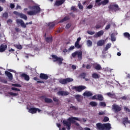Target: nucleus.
<instances>
[{
    "label": "nucleus",
    "instance_id": "nucleus-43",
    "mask_svg": "<svg viewBox=\"0 0 130 130\" xmlns=\"http://www.w3.org/2000/svg\"><path fill=\"white\" fill-rule=\"evenodd\" d=\"M92 41H91V40H87V46H92Z\"/></svg>",
    "mask_w": 130,
    "mask_h": 130
},
{
    "label": "nucleus",
    "instance_id": "nucleus-49",
    "mask_svg": "<svg viewBox=\"0 0 130 130\" xmlns=\"http://www.w3.org/2000/svg\"><path fill=\"white\" fill-rule=\"evenodd\" d=\"M87 34H89V35H94V34H95V31H87Z\"/></svg>",
    "mask_w": 130,
    "mask_h": 130
},
{
    "label": "nucleus",
    "instance_id": "nucleus-60",
    "mask_svg": "<svg viewBox=\"0 0 130 130\" xmlns=\"http://www.w3.org/2000/svg\"><path fill=\"white\" fill-rule=\"evenodd\" d=\"M92 8H93V5H89L87 7V9H92Z\"/></svg>",
    "mask_w": 130,
    "mask_h": 130
},
{
    "label": "nucleus",
    "instance_id": "nucleus-7",
    "mask_svg": "<svg viewBox=\"0 0 130 130\" xmlns=\"http://www.w3.org/2000/svg\"><path fill=\"white\" fill-rule=\"evenodd\" d=\"M37 111L38 112H40L41 111V110L37 108H30L28 109V112H29V113H31L32 114H35V113H37Z\"/></svg>",
    "mask_w": 130,
    "mask_h": 130
},
{
    "label": "nucleus",
    "instance_id": "nucleus-11",
    "mask_svg": "<svg viewBox=\"0 0 130 130\" xmlns=\"http://www.w3.org/2000/svg\"><path fill=\"white\" fill-rule=\"evenodd\" d=\"M118 5H111L109 6V9L110 11H114V12H116V11H118Z\"/></svg>",
    "mask_w": 130,
    "mask_h": 130
},
{
    "label": "nucleus",
    "instance_id": "nucleus-48",
    "mask_svg": "<svg viewBox=\"0 0 130 130\" xmlns=\"http://www.w3.org/2000/svg\"><path fill=\"white\" fill-rule=\"evenodd\" d=\"M111 26V24H108V25H107L105 27V30H108L109 29H110Z\"/></svg>",
    "mask_w": 130,
    "mask_h": 130
},
{
    "label": "nucleus",
    "instance_id": "nucleus-45",
    "mask_svg": "<svg viewBox=\"0 0 130 130\" xmlns=\"http://www.w3.org/2000/svg\"><path fill=\"white\" fill-rule=\"evenodd\" d=\"M3 17L6 18V19H8V17H9V14L7 12H5L3 14Z\"/></svg>",
    "mask_w": 130,
    "mask_h": 130
},
{
    "label": "nucleus",
    "instance_id": "nucleus-19",
    "mask_svg": "<svg viewBox=\"0 0 130 130\" xmlns=\"http://www.w3.org/2000/svg\"><path fill=\"white\" fill-rule=\"evenodd\" d=\"M64 2H66V0H58L56 1L55 3V6H57V7H59V6H61Z\"/></svg>",
    "mask_w": 130,
    "mask_h": 130
},
{
    "label": "nucleus",
    "instance_id": "nucleus-21",
    "mask_svg": "<svg viewBox=\"0 0 130 130\" xmlns=\"http://www.w3.org/2000/svg\"><path fill=\"white\" fill-rule=\"evenodd\" d=\"M22 78H24L25 81H29L30 80V77L25 73H23L21 75Z\"/></svg>",
    "mask_w": 130,
    "mask_h": 130
},
{
    "label": "nucleus",
    "instance_id": "nucleus-34",
    "mask_svg": "<svg viewBox=\"0 0 130 130\" xmlns=\"http://www.w3.org/2000/svg\"><path fill=\"white\" fill-rule=\"evenodd\" d=\"M123 35L124 36V37H125L126 38H127L128 39V40H130V34L128 32H124L123 34Z\"/></svg>",
    "mask_w": 130,
    "mask_h": 130
},
{
    "label": "nucleus",
    "instance_id": "nucleus-28",
    "mask_svg": "<svg viewBox=\"0 0 130 130\" xmlns=\"http://www.w3.org/2000/svg\"><path fill=\"white\" fill-rule=\"evenodd\" d=\"M44 100L45 103H52L53 102V101L51 100V99H49L48 98H45Z\"/></svg>",
    "mask_w": 130,
    "mask_h": 130
},
{
    "label": "nucleus",
    "instance_id": "nucleus-44",
    "mask_svg": "<svg viewBox=\"0 0 130 130\" xmlns=\"http://www.w3.org/2000/svg\"><path fill=\"white\" fill-rule=\"evenodd\" d=\"M103 121L104 122H107V121H109V118H108V117H105Z\"/></svg>",
    "mask_w": 130,
    "mask_h": 130
},
{
    "label": "nucleus",
    "instance_id": "nucleus-22",
    "mask_svg": "<svg viewBox=\"0 0 130 130\" xmlns=\"http://www.w3.org/2000/svg\"><path fill=\"white\" fill-rule=\"evenodd\" d=\"M5 74L9 78V80H13V74L8 71H5Z\"/></svg>",
    "mask_w": 130,
    "mask_h": 130
},
{
    "label": "nucleus",
    "instance_id": "nucleus-56",
    "mask_svg": "<svg viewBox=\"0 0 130 130\" xmlns=\"http://www.w3.org/2000/svg\"><path fill=\"white\" fill-rule=\"evenodd\" d=\"M95 28L96 29H100V28H101V24H96L95 25Z\"/></svg>",
    "mask_w": 130,
    "mask_h": 130
},
{
    "label": "nucleus",
    "instance_id": "nucleus-64",
    "mask_svg": "<svg viewBox=\"0 0 130 130\" xmlns=\"http://www.w3.org/2000/svg\"><path fill=\"white\" fill-rule=\"evenodd\" d=\"M15 31H16V32H20V29L19 28H18V27H16L15 28Z\"/></svg>",
    "mask_w": 130,
    "mask_h": 130
},
{
    "label": "nucleus",
    "instance_id": "nucleus-38",
    "mask_svg": "<svg viewBox=\"0 0 130 130\" xmlns=\"http://www.w3.org/2000/svg\"><path fill=\"white\" fill-rule=\"evenodd\" d=\"M100 105L103 106V107H106V103H105V102H101Z\"/></svg>",
    "mask_w": 130,
    "mask_h": 130
},
{
    "label": "nucleus",
    "instance_id": "nucleus-17",
    "mask_svg": "<svg viewBox=\"0 0 130 130\" xmlns=\"http://www.w3.org/2000/svg\"><path fill=\"white\" fill-rule=\"evenodd\" d=\"M83 95L84 97H91L93 96V93L91 91H86L83 93Z\"/></svg>",
    "mask_w": 130,
    "mask_h": 130
},
{
    "label": "nucleus",
    "instance_id": "nucleus-30",
    "mask_svg": "<svg viewBox=\"0 0 130 130\" xmlns=\"http://www.w3.org/2000/svg\"><path fill=\"white\" fill-rule=\"evenodd\" d=\"M75 47L77 48V49H79L80 48H82V45H80L79 43L75 42Z\"/></svg>",
    "mask_w": 130,
    "mask_h": 130
},
{
    "label": "nucleus",
    "instance_id": "nucleus-26",
    "mask_svg": "<svg viewBox=\"0 0 130 130\" xmlns=\"http://www.w3.org/2000/svg\"><path fill=\"white\" fill-rule=\"evenodd\" d=\"M91 77L93 79H99V78H100V75L97 73H93L92 74Z\"/></svg>",
    "mask_w": 130,
    "mask_h": 130
},
{
    "label": "nucleus",
    "instance_id": "nucleus-14",
    "mask_svg": "<svg viewBox=\"0 0 130 130\" xmlns=\"http://www.w3.org/2000/svg\"><path fill=\"white\" fill-rule=\"evenodd\" d=\"M104 34V31L103 30H100L96 32L93 36L94 38H98V37H100L102 36Z\"/></svg>",
    "mask_w": 130,
    "mask_h": 130
},
{
    "label": "nucleus",
    "instance_id": "nucleus-13",
    "mask_svg": "<svg viewBox=\"0 0 130 130\" xmlns=\"http://www.w3.org/2000/svg\"><path fill=\"white\" fill-rule=\"evenodd\" d=\"M93 67L94 69L96 70V71H101V70H102V68H101V65L97 63L93 64Z\"/></svg>",
    "mask_w": 130,
    "mask_h": 130
},
{
    "label": "nucleus",
    "instance_id": "nucleus-47",
    "mask_svg": "<svg viewBox=\"0 0 130 130\" xmlns=\"http://www.w3.org/2000/svg\"><path fill=\"white\" fill-rule=\"evenodd\" d=\"M71 26H72V24L71 23L67 24L66 26V29H70Z\"/></svg>",
    "mask_w": 130,
    "mask_h": 130
},
{
    "label": "nucleus",
    "instance_id": "nucleus-29",
    "mask_svg": "<svg viewBox=\"0 0 130 130\" xmlns=\"http://www.w3.org/2000/svg\"><path fill=\"white\" fill-rule=\"evenodd\" d=\"M48 26H49V29H52L55 26V23L54 22H49Z\"/></svg>",
    "mask_w": 130,
    "mask_h": 130
},
{
    "label": "nucleus",
    "instance_id": "nucleus-1",
    "mask_svg": "<svg viewBox=\"0 0 130 130\" xmlns=\"http://www.w3.org/2000/svg\"><path fill=\"white\" fill-rule=\"evenodd\" d=\"M76 120H78V121H80V119H79V118L78 117H72L69 118L68 119V121L67 120H63V123L64 125L66 126H67V129L68 130L71 129V125H72V123H75L76 122Z\"/></svg>",
    "mask_w": 130,
    "mask_h": 130
},
{
    "label": "nucleus",
    "instance_id": "nucleus-52",
    "mask_svg": "<svg viewBox=\"0 0 130 130\" xmlns=\"http://www.w3.org/2000/svg\"><path fill=\"white\" fill-rule=\"evenodd\" d=\"M11 89L13 90V91H20V89L17 88L16 87H12Z\"/></svg>",
    "mask_w": 130,
    "mask_h": 130
},
{
    "label": "nucleus",
    "instance_id": "nucleus-25",
    "mask_svg": "<svg viewBox=\"0 0 130 130\" xmlns=\"http://www.w3.org/2000/svg\"><path fill=\"white\" fill-rule=\"evenodd\" d=\"M106 95L108 96V97H110V98H115V94L112 93L111 92H107Z\"/></svg>",
    "mask_w": 130,
    "mask_h": 130
},
{
    "label": "nucleus",
    "instance_id": "nucleus-54",
    "mask_svg": "<svg viewBox=\"0 0 130 130\" xmlns=\"http://www.w3.org/2000/svg\"><path fill=\"white\" fill-rule=\"evenodd\" d=\"M92 100H98V97H97V95H94L92 97Z\"/></svg>",
    "mask_w": 130,
    "mask_h": 130
},
{
    "label": "nucleus",
    "instance_id": "nucleus-2",
    "mask_svg": "<svg viewBox=\"0 0 130 130\" xmlns=\"http://www.w3.org/2000/svg\"><path fill=\"white\" fill-rule=\"evenodd\" d=\"M33 11H27V14L28 16H35L37 14H39L41 11V9L38 6H34L32 7Z\"/></svg>",
    "mask_w": 130,
    "mask_h": 130
},
{
    "label": "nucleus",
    "instance_id": "nucleus-40",
    "mask_svg": "<svg viewBox=\"0 0 130 130\" xmlns=\"http://www.w3.org/2000/svg\"><path fill=\"white\" fill-rule=\"evenodd\" d=\"M111 39L112 41H115V40H116L115 36H114V35L113 34H112L111 35Z\"/></svg>",
    "mask_w": 130,
    "mask_h": 130
},
{
    "label": "nucleus",
    "instance_id": "nucleus-37",
    "mask_svg": "<svg viewBox=\"0 0 130 130\" xmlns=\"http://www.w3.org/2000/svg\"><path fill=\"white\" fill-rule=\"evenodd\" d=\"M110 47H111V44H107L106 46L105 51H107V50H109V48H110Z\"/></svg>",
    "mask_w": 130,
    "mask_h": 130
},
{
    "label": "nucleus",
    "instance_id": "nucleus-53",
    "mask_svg": "<svg viewBox=\"0 0 130 130\" xmlns=\"http://www.w3.org/2000/svg\"><path fill=\"white\" fill-rule=\"evenodd\" d=\"M16 48H17V49H22V48H23V47H22V45H17Z\"/></svg>",
    "mask_w": 130,
    "mask_h": 130
},
{
    "label": "nucleus",
    "instance_id": "nucleus-39",
    "mask_svg": "<svg viewBox=\"0 0 130 130\" xmlns=\"http://www.w3.org/2000/svg\"><path fill=\"white\" fill-rule=\"evenodd\" d=\"M8 94L9 95H10L11 96H18V95H19V94L14 93L13 92H8Z\"/></svg>",
    "mask_w": 130,
    "mask_h": 130
},
{
    "label": "nucleus",
    "instance_id": "nucleus-62",
    "mask_svg": "<svg viewBox=\"0 0 130 130\" xmlns=\"http://www.w3.org/2000/svg\"><path fill=\"white\" fill-rule=\"evenodd\" d=\"M10 8L11 9H14L15 8V5L13 4H10Z\"/></svg>",
    "mask_w": 130,
    "mask_h": 130
},
{
    "label": "nucleus",
    "instance_id": "nucleus-8",
    "mask_svg": "<svg viewBox=\"0 0 130 130\" xmlns=\"http://www.w3.org/2000/svg\"><path fill=\"white\" fill-rule=\"evenodd\" d=\"M73 89H74L77 92H82L83 90H85V89H86V86L83 85L74 86Z\"/></svg>",
    "mask_w": 130,
    "mask_h": 130
},
{
    "label": "nucleus",
    "instance_id": "nucleus-59",
    "mask_svg": "<svg viewBox=\"0 0 130 130\" xmlns=\"http://www.w3.org/2000/svg\"><path fill=\"white\" fill-rule=\"evenodd\" d=\"M71 10L72 11H74V12L77 11V8H76V7H74V6H72L71 7Z\"/></svg>",
    "mask_w": 130,
    "mask_h": 130
},
{
    "label": "nucleus",
    "instance_id": "nucleus-27",
    "mask_svg": "<svg viewBox=\"0 0 130 130\" xmlns=\"http://www.w3.org/2000/svg\"><path fill=\"white\" fill-rule=\"evenodd\" d=\"M68 20H70V17L66 16L62 19L60 20L59 23H63V22H66V21H68Z\"/></svg>",
    "mask_w": 130,
    "mask_h": 130
},
{
    "label": "nucleus",
    "instance_id": "nucleus-15",
    "mask_svg": "<svg viewBox=\"0 0 130 130\" xmlns=\"http://www.w3.org/2000/svg\"><path fill=\"white\" fill-rule=\"evenodd\" d=\"M111 129V124L110 123H104V130H110Z\"/></svg>",
    "mask_w": 130,
    "mask_h": 130
},
{
    "label": "nucleus",
    "instance_id": "nucleus-51",
    "mask_svg": "<svg viewBox=\"0 0 130 130\" xmlns=\"http://www.w3.org/2000/svg\"><path fill=\"white\" fill-rule=\"evenodd\" d=\"M78 7H79V9L80 10H83V9H84V7L82 6V4H81V3H79L78 4Z\"/></svg>",
    "mask_w": 130,
    "mask_h": 130
},
{
    "label": "nucleus",
    "instance_id": "nucleus-6",
    "mask_svg": "<svg viewBox=\"0 0 130 130\" xmlns=\"http://www.w3.org/2000/svg\"><path fill=\"white\" fill-rule=\"evenodd\" d=\"M13 13L14 14V15H16V16H18L19 17H20V18H21V19H24V20H27L28 19L27 15L23 13H20L17 11H14Z\"/></svg>",
    "mask_w": 130,
    "mask_h": 130
},
{
    "label": "nucleus",
    "instance_id": "nucleus-33",
    "mask_svg": "<svg viewBox=\"0 0 130 130\" xmlns=\"http://www.w3.org/2000/svg\"><path fill=\"white\" fill-rule=\"evenodd\" d=\"M123 123L125 126V123H129V121H128V118L126 117L123 120Z\"/></svg>",
    "mask_w": 130,
    "mask_h": 130
},
{
    "label": "nucleus",
    "instance_id": "nucleus-35",
    "mask_svg": "<svg viewBox=\"0 0 130 130\" xmlns=\"http://www.w3.org/2000/svg\"><path fill=\"white\" fill-rule=\"evenodd\" d=\"M75 98L78 101V102H80L81 101V95L77 94L75 95Z\"/></svg>",
    "mask_w": 130,
    "mask_h": 130
},
{
    "label": "nucleus",
    "instance_id": "nucleus-3",
    "mask_svg": "<svg viewBox=\"0 0 130 130\" xmlns=\"http://www.w3.org/2000/svg\"><path fill=\"white\" fill-rule=\"evenodd\" d=\"M72 56L74 58L77 56L78 59H82L83 58V53L81 51H76L72 54Z\"/></svg>",
    "mask_w": 130,
    "mask_h": 130
},
{
    "label": "nucleus",
    "instance_id": "nucleus-63",
    "mask_svg": "<svg viewBox=\"0 0 130 130\" xmlns=\"http://www.w3.org/2000/svg\"><path fill=\"white\" fill-rule=\"evenodd\" d=\"M86 69L87 70H89V69H91V65L90 64H87L86 66Z\"/></svg>",
    "mask_w": 130,
    "mask_h": 130
},
{
    "label": "nucleus",
    "instance_id": "nucleus-4",
    "mask_svg": "<svg viewBox=\"0 0 130 130\" xmlns=\"http://www.w3.org/2000/svg\"><path fill=\"white\" fill-rule=\"evenodd\" d=\"M59 82L60 84H61L62 85H67L68 83L74 82V79L71 78H67L63 79H60Z\"/></svg>",
    "mask_w": 130,
    "mask_h": 130
},
{
    "label": "nucleus",
    "instance_id": "nucleus-57",
    "mask_svg": "<svg viewBox=\"0 0 130 130\" xmlns=\"http://www.w3.org/2000/svg\"><path fill=\"white\" fill-rule=\"evenodd\" d=\"M104 114H105V112H104L103 111L99 112V115H104Z\"/></svg>",
    "mask_w": 130,
    "mask_h": 130
},
{
    "label": "nucleus",
    "instance_id": "nucleus-20",
    "mask_svg": "<svg viewBox=\"0 0 130 130\" xmlns=\"http://www.w3.org/2000/svg\"><path fill=\"white\" fill-rule=\"evenodd\" d=\"M40 78L41 79V80H47L48 79V76L44 73H41Z\"/></svg>",
    "mask_w": 130,
    "mask_h": 130
},
{
    "label": "nucleus",
    "instance_id": "nucleus-58",
    "mask_svg": "<svg viewBox=\"0 0 130 130\" xmlns=\"http://www.w3.org/2000/svg\"><path fill=\"white\" fill-rule=\"evenodd\" d=\"M124 109L125 111H127L128 112H130V110L128 108H127L126 107H124Z\"/></svg>",
    "mask_w": 130,
    "mask_h": 130
},
{
    "label": "nucleus",
    "instance_id": "nucleus-61",
    "mask_svg": "<svg viewBox=\"0 0 130 130\" xmlns=\"http://www.w3.org/2000/svg\"><path fill=\"white\" fill-rule=\"evenodd\" d=\"M7 23H10V24H12V23H13V20H12V19H8L7 20Z\"/></svg>",
    "mask_w": 130,
    "mask_h": 130
},
{
    "label": "nucleus",
    "instance_id": "nucleus-41",
    "mask_svg": "<svg viewBox=\"0 0 130 130\" xmlns=\"http://www.w3.org/2000/svg\"><path fill=\"white\" fill-rule=\"evenodd\" d=\"M86 74L85 73H81L80 76V77H81V78H82V79H85V78H86Z\"/></svg>",
    "mask_w": 130,
    "mask_h": 130
},
{
    "label": "nucleus",
    "instance_id": "nucleus-10",
    "mask_svg": "<svg viewBox=\"0 0 130 130\" xmlns=\"http://www.w3.org/2000/svg\"><path fill=\"white\" fill-rule=\"evenodd\" d=\"M16 23L17 24V25H21L22 28H27V25L25 24V23H24V21H23L22 19H17Z\"/></svg>",
    "mask_w": 130,
    "mask_h": 130
},
{
    "label": "nucleus",
    "instance_id": "nucleus-12",
    "mask_svg": "<svg viewBox=\"0 0 130 130\" xmlns=\"http://www.w3.org/2000/svg\"><path fill=\"white\" fill-rule=\"evenodd\" d=\"M59 96H68L70 92L64 91H59L57 93Z\"/></svg>",
    "mask_w": 130,
    "mask_h": 130
},
{
    "label": "nucleus",
    "instance_id": "nucleus-42",
    "mask_svg": "<svg viewBox=\"0 0 130 130\" xmlns=\"http://www.w3.org/2000/svg\"><path fill=\"white\" fill-rule=\"evenodd\" d=\"M12 86L14 87H18L19 88H21V87H22L21 84H19L18 83L12 84Z\"/></svg>",
    "mask_w": 130,
    "mask_h": 130
},
{
    "label": "nucleus",
    "instance_id": "nucleus-9",
    "mask_svg": "<svg viewBox=\"0 0 130 130\" xmlns=\"http://www.w3.org/2000/svg\"><path fill=\"white\" fill-rule=\"evenodd\" d=\"M112 109L114 112H119L121 110V107L116 104L113 105Z\"/></svg>",
    "mask_w": 130,
    "mask_h": 130
},
{
    "label": "nucleus",
    "instance_id": "nucleus-23",
    "mask_svg": "<svg viewBox=\"0 0 130 130\" xmlns=\"http://www.w3.org/2000/svg\"><path fill=\"white\" fill-rule=\"evenodd\" d=\"M105 43V41L104 40H101L98 42L97 44L98 46H102V45H104Z\"/></svg>",
    "mask_w": 130,
    "mask_h": 130
},
{
    "label": "nucleus",
    "instance_id": "nucleus-18",
    "mask_svg": "<svg viewBox=\"0 0 130 130\" xmlns=\"http://www.w3.org/2000/svg\"><path fill=\"white\" fill-rule=\"evenodd\" d=\"M97 129L99 130H104V124L98 123L96 124Z\"/></svg>",
    "mask_w": 130,
    "mask_h": 130
},
{
    "label": "nucleus",
    "instance_id": "nucleus-32",
    "mask_svg": "<svg viewBox=\"0 0 130 130\" xmlns=\"http://www.w3.org/2000/svg\"><path fill=\"white\" fill-rule=\"evenodd\" d=\"M89 105L92 107H95L98 105V104H97L96 102H90Z\"/></svg>",
    "mask_w": 130,
    "mask_h": 130
},
{
    "label": "nucleus",
    "instance_id": "nucleus-16",
    "mask_svg": "<svg viewBox=\"0 0 130 130\" xmlns=\"http://www.w3.org/2000/svg\"><path fill=\"white\" fill-rule=\"evenodd\" d=\"M8 48V46L7 45L1 44L0 45V52H4L6 51V49Z\"/></svg>",
    "mask_w": 130,
    "mask_h": 130
},
{
    "label": "nucleus",
    "instance_id": "nucleus-50",
    "mask_svg": "<svg viewBox=\"0 0 130 130\" xmlns=\"http://www.w3.org/2000/svg\"><path fill=\"white\" fill-rule=\"evenodd\" d=\"M70 108H71V109L73 110H78V107H75L74 106L70 107Z\"/></svg>",
    "mask_w": 130,
    "mask_h": 130
},
{
    "label": "nucleus",
    "instance_id": "nucleus-36",
    "mask_svg": "<svg viewBox=\"0 0 130 130\" xmlns=\"http://www.w3.org/2000/svg\"><path fill=\"white\" fill-rule=\"evenodd\" d=\"M108 3H109V0H104L102 2V4L103 6H105L107 5Z\"/></svg>",
    "mask_w": 130,
    "mask_h": 130
},
{
    "label": "nucleus",
    "instance_id": "nucleus-55",
    "mask_svg": "<svg viewBox=\"0 0 130 130\" xmlns=\"http://www.w3.org/2000/svg\"><path fill=\"white\" fill-rule=\"evenodd\" d=\"M53 100L54 102H58V101H59V100L55 97L53 98Z\"/></svg>",
    "mask_w": 130,
    "mask_h": 130
},
{
    "label": "nucleus",
    "instance_id": "nucleus-31",
    "mask_svg": "<svg viewBox=\"0 0 130 130\" xmlns=\"http://www.w3.org/2000/svg\"><path fill=\"white\" fill-rule=\"evenodd\" d=\"M46 42L48 43H49L50 42H52V38L51 37H47L45 38Z\"/></svg>",
    "mask_w": 130,
    "mask_h": 130
},
{
    "label": "nucleus",
    "instance_id": "nucleus-5",
    "mask_svg": "<svg viewBox=\"0 0 130 130\" xmlns=\"http://www.w3.org/2000/svg\"><path fill=\"white\" fill-rule=\"evenodd\" d=\"M52 57L53 58V61L54 62L58 61V64H61L62 63V61L63 60L62 58L58 57L55 55H52Z\"/></svg>",
    "mask_w": 130,
    "mask_h": 130
},
{
    "label": "nucleus",
    "instance_id": "nucleus-24",
    "mask_svg": "<svg viewBox=\"0 0 130 130\" xmlns=\"http://www.w3.org/2000/svg\"><path fill=\"white\" fill-rule=\"evenodd\" d=\"M98 97V100L99 101H103L104 100V98L103 97V95L101 94H99L97 95Z\"/></svg>",
    "mask_w": 130,
    "mask_h": 130
},
{
    "label": "nucleus",
    "instance_id": "nucleus-46",
    "mask_svg": "<svg viewBox=\"0 0 130 130\" xmlns=\"http://www.w3.org/2000/svg\"><path fill=\"white\" fill-rule=\"evenodd\" d=\"M74 49H75V46H72L68 49V51L70 52L72 50H74Z\"/></svg>",
    "mask_w": 130,
    "mask_h": 130
}]
</instances>
